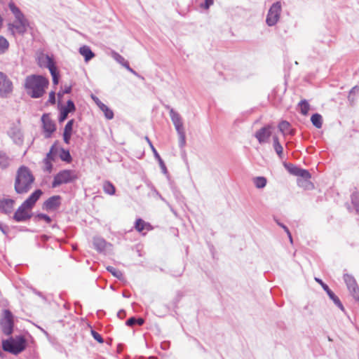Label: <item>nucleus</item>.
I'll use <instances>...</instances> for the list:
<instances>
[{
	"instance_id": "obj_21",
	"label": "nucleus",
	"mask_w": 359,
	"mask_h": 359,
	"mask_svg": "<svg viewBox=\"0 0 359 359\" xmlns=\"http://www.w3.org/2000/svg\"><path fill=\"white\" fill-rule=\"evenodd\" d=\"M79 53L85 58L86 62H88L95 57V54L88 46H83L79 48Z\"/></svg>"
},
{
	"instance_id": "obj_11",
	"label": "nucleus",
	"mask_w": 359,
	"mask_h": 359,
	"mask_svg": "<svg viewBox=\"0 0 359 359\" xmlns=\"http://www.w3.org/2000/svg\"><path fill=\"white\" fill-rule=\"evenodd\" d=\"M169 114L177 134H184V128L183 126V123L180 115L177 112H176L173 109H170Z\"/></svg>"
},
{
	"instance_id": "obj_46",
	"label": "nucleus",
	"mask_w": 359,
	"mask_h": 359,
	"mask_svg": "<svg viewBox=\"0 0 359 359\" xmlns=\"http://www.w3.org/2000/svg\"><path fill=\"white\" fill-rule=\"evenodd\" d=\"M358 92H359L358 86H355L353 88H352V89L350 90V93H349L348 99L349 100L352 99V95L355 93H358Z\"/></svg>"
},
{
	"instance_id": "obj_40",
	"label": "nucleus",
	"mask_w": 359,
	"mask_h": 359,
	"mask_svg": "<svg viewBox=\"0 0 359 359\" xmlns=\"http://www.w3.org/2000/svg\"><path fill=\"white\" fill-rule=\"evenodd\" d=\"M299 177H302V178L307 180L311 177V175L309 172L306 170H304L300 168L298 175Z\"/></svg>"
},
{
	"instance_id": "obj_47",
	"label": "nucleus",
	"mask_w": 359,
	"mask_h": 359,
	"mask_svg": "<svg viewBox=\"0 0 359 359\" xmlns=\"http://www.w3.org/2000/svg\"><path fill=\"white\" fill-rule=\"evenodd\" d=\"M38 217L41 219L45 220L47 223H50L51 222L50 217L45 214H39L38 215Z\"/></svg>"
},
{
	"instance_id": "obj_54",
	"label": "nucleus",
	"mask_w": 359,
	"mask_h": 359,
	"mask_svg": "<svg viewBox=\"0 0 359 359\" xmlns=\"http://www.w3.org/2000/svg\"><path fill=\"white\" fill-rule=\"evenodd\" d=\"M144 322V320L143 318H140L138 319H136V323H137L139 325H143Z\"/></svg>"
},
{
	"instance_id": "obj_44",
	"label": "nucleus",
	"mask_w": 359,
	"mask_h": 359,
	"mask_svg": "<svg viewBox=\"0 0 359 359\" xmlns=\"http://www.w3.org/2000/svg\"><path fill=\"white\" fill-rule=\"evenodd\" d=\"M91 334H92V336L93 337V338L97 341L99 343H102L103 342V339L102 337H101V335L100 334H98L97 332H95V330H92L91 331Z\"/></svg>"
},
{
	"instance_id": "obj_56",
	"label": "nucleus",
	"mask_w": 359,
	"mask_h": 359,
	"mask_svg": "<svg viewBox=\"0 0 359 359\" xmlns=\"http://www.w3.org/2000/svg\"><path fill=\"white\" fill-rule=\"evenodd\" d=\"M148 144H149L153 154H154L155 151H157L156 149H155V147H154L153 144L151 143V142H149Z\"/></svg>"
},
{
	"instance_id": "obj_52",
	"label": "nucleus",
	"mask_w": 359,
	"mask_h": 359,
	"mask_svg": "<svg viewBox=\"0 0 359 359\" xmlns=\"http://www.w3.org/2000/svg\"><path fill=\"white\" fill-rule=\"evenodd\" d=\"M92 99L95 101V102L96 103V104L99 107L100 106V103H102L99 99L98 97H97L96 96L92 95L91 96Z\"/></svg>"
},
{
	"instance_id": "obj_59",
	"label": "nucleus",
	"mask_w": 359,
	"mask_h": 359,
	"mask_svg": "<svg viewBox=\"0 0 359 359\" xmlns=\"http://www.w3.org/2000/svg\"><path fill=\"white\" fill-rule=\"evenodd\" d=\"M144 139H145V140L147 142V143H149V142H151V141H150V140H149V138L147 136H146V137H144Z\"/></svg>"
},
{
	"instance_id": "obj_60",
	"label": "nucleus",
	"mask_w": 359,
	"mask_h": 359,
	"mask_svg": "<svg viewBox=\"0 0 359 359\" xmlns=\"http://www.w3.org/2000/svg\"><path fill=\"white\" fill-rule=\"evenodd\" d=\"M122 312H123V311H121L120 312H118V316H122V313H122Z\"/></svg>"
},
{
	"instance_id": "obj_14",
	"label": "nucleus",
	"mask_w": 359,
	"mask_h": 359,
	"mask_svg": "<svg viewBox=\"0 0 359 359\" xmlns=\"http://www.w3.org/2000/svg\"><path fill=\"white\" fill-rule=\"evenodd\" d=\"M271 135V127L269 126H264L256 132L255 136L260 144L268 142Z\"/></svg>"
},
{
	"instance_id": "obj_17",
	"label": "nucleus",
	"mask_w": 359,
	"mask_h": 359,
	"mask_svg": "<svg viewBox=\"0 0 359 359\" xmlns=\"http://www.w3.org/2000/svg\"><path fill=\"white\" fill-rule=\"evenodd\" d=\"M13 163V158L6 152L0 150V171L8 168Z\"/></svg>"
},
{
	"instance_id": "obj_12",
	"label": "nucleus",
	"mask_w": 359,
	"mask_h": 359,
	"mask_svg": "<svg viewBox=\"0 0 359 359\" xmlns=\"http://www.w3.org/2000/svg\"><path fill=\"white\" fill-rule=\"evenodd\" d=\"M43 128L46 133V137H50V135L55 130V125L48 114H43L41 117Z\"/></svg>"
},
{
	"instance_id": "obj_37",
	"label": "nucleus",
	"mask_w": 359,
	"mask_h": 359,
	"mask_svg": "<svg viewBox=\"0 0 359 359\" xmlns=\"http://www.w3.org/2000/svg\"><path fill=\"white\" fill-rule=\"evenodd\" d=\"M154 156L155 158L158 161L163 172L166 173L167 172L166 166H165L163 161L161 158L160 155L158 154V153L157 151H155V153L154 154Z\"/></svg>"
},
{
	"instance_id": "obj_16",
	"label": "nucleus",
	"mask_w": 359,
	"mask_h": 359,
	"mask_svg": "<svg viewBox=\"0 0 359 359\" xmlns=\"http://www.w3.org/2000/svg\"><path fill=\"white\" fill-rule=\"evenodd\" d=\"M61 197L60 196H53L50 197L43 203V209L46 210H55L60 205Z\"/></svg>"
},
{
	"instance_id": "obj_31",
	"label": "nucleus",
	"mask_w": 359,
	"mask_h": 359,
	"mask_svg": "<svg viewBox=\"0 0 359 359\" xmlns=\"http://www.w3.org/2000/svg\"><path fill=\"white\" fill-rule=\"evenodd\" d=\"M104 191L109 195H114L116 191L114 186L109 181H106L103 184Z\"/></svg>"
},
{
	"instance_id": "obj_50",
	"label": "nucleus",
	"mask_w": 359,
	"mask_h": 359,
	"mask_svg": "<svg viewBox=\"0 0 359 359\" xmlns=\"http://www.w3.org/2000/svg\"><path fill=\"white\" fill-rule=\"evenodd\" d=\"M136 323V318L134 317H132L126 321V325L128 326H133Z\"/></svg>"
},
{
	"instance_id": "obj_51",
	"label": "nucleus",
	"mask_w": 359,
	"mask_h": 359,
	"mask_svg": "<svg viewBox=\"0 0 359 359\" xmlns=\"http://www.w3.org/2000/svg\"><path fill=\"white\" fill-rule=\"evenodd\" d=\"M214 3V0H205V8H208Z\"/></svg>"
},
{
	"instance_id": "obj_49",
	"label": "nucleus",
	"mask_w": 359,
	"mask_h": 359,
	"mask_svg": "<svg viewBox=\"0 0 359 359\" xmlns=\"http://www.w3.org/2000/svg\"><path fill=\"white\" fill-rule=\"evenodd\" d=\"M71 136L72 134L63 133V139L66 144H69Z\"/></svg>"
},
{
	"instance_id": "obj_36",
	"label": "nucleus",
	"mask_w": 359,
	"mask_h": 359,
	"mask_svg": "<svg viewBox=\"0 0 359 359\" xmlns=\"http://www.w3.org/2000/svg\"><path fill=\"white\" fill-rule=\"evenodd\" d=\"M107 270L110 272L114 277L121 279L123 278V273L121 271L115 269L113 266H107Z\"/></svg>"
},
{
	"instance_id": "obj_39",
	"label": "nucleus",
	"mask_w": 359,
	"mask_h": 359,
	"mask_svg": "<svg viewBox=\"0 0 359 359\" xmlns=\"http://www.w3.org/2000/svg\"><path fill=\"white\" fill-rule=\"evenodd\" d=\"M50 73L53 77V83L54 85H57L59 82V76L57 71V68L55 69H50Z\"/></svg>"
},
{
	"instance_id": "obj_61",
	"label": "nucleus",
	"mask_w": 359,
	"mask_h": 359,
	"mask_svg": "<svg viewBox=\"0 0 359 359\" xmlns=\"http://www.w3.org/2000/svg\"><path fill=\"white\" fill-rule=\"evenodd\" d=\"M122 312H123V311H121L120 312H118V316H122V313H122Z\"/></svg>"
},
{
	"instance_id": "obj_26",
	"label": "nucleus",
	"mask_w": 359,
	"mask_h": 359,
	"mask_svg": "<svg viewBox=\"0 0 359 359\" xmlns=\"http://www.w3.org/2000/svg\"><path fill=\"white\" fill-rule=\"evenodd\" d=\"M311 121L316 128H320L322 127L323 118L320 114H314L313 115H312L311 118Z\"/></svg>"
},
{
	"instance_id": "obj_34",
	"label": "nucleus",
	"mask_w": 359,
	"mask_h": 359,
	"mask_svg": "<svg viewBox=\"0 0 359 359\" xmlns=\"http://www.w3.org/2000/svg\"><path fill=\"white\" fill-rule=\"evenodd\" d=\"M299 107L300 108V111L303 115H307L309 109L310 105L306 100H302L299 102Z\"/></svg>"
},
{
	"instance_id": "obj_33",
	"label": "nucleus",
	"mask_w": 359,
	"mask_h": 359,
	"mask_svg": "<svg viewBox=\"0 0 359 359\" xmlns=\"http://www.w3.org/2000/svg\"><path fill=\"white\" fill-rule=\"evenodd\" d=\"M273 139V148H274L276 154L278 155V156L281 158L282 154H283V147L280 144L278 137L274 136Z\"/></svg>"
},
{
	"instance_id": "obj_42",
	"label": "nucleus",
	"mask_w": 359,
	"mask_h": 359,
	"mask_svg": "<svg viewBox=\"0 0 359 359\" xmlns=\"http://www.w3.org/2000/svg\"><path fill=\"white\" fill-rule=\"evenodd\" d=\"M287 168H288V171L290 172V173H291L295 176L298 175L299 170H300V168H298L294 165H290L287 167Z\"/></svg>"
},
{
	"instance_id": "obj_29",
	"label": "nucleus",
	"mask_w": 359,
	"mask_h": 359,
	"mask_svg": "<svg viewBox=\"0 0 359 359\" xmlns=\"http://www.w3.org/2000/svg\"><path fill=\"white\" fill-rule=\"evenodd\" d=\"M278 128L284 135L290 134L291 132L290 124L285 121H283L279 123Z\"/></svg>"
},
{
	"instance_id": "obj_23",
	"label": "nucleus",
	"mask_w": 359,
	"mask_h": 359,
	"mask_svg": "<svg viewBox=\"0 0 359 359\" xmlns=\"http://www.w3.org/2000/svg\"><path fill=\"white\" fill-rule=\"evenodd\" d=\"M330 299L333 301L334 304L339 307L341 311H344V307L343 304H341L340 299L339 297L330 289L328 291L326 292Z\"/></svg>"
},
{
	"instance_id": "obj_30",
	"label": "nucleus",
	"mask_w": 359,
	"mask_h": 359,
	"mask_svg": "<svg viewBox=\"0 0 359 359\" xmlns=\"http://www.w3.org/2000/svg\"><path fill=\"white\" fill-rule=\"evenodd\" d=\"M253 182L257 189H262L266 185V179L264 177H257L253 179Z\"/></svg>"
},
{
	"instance_id": "obj_22",
	"label": "nucleus",
	"mask_w": 359,
	"mask_h": 359,
	"mask_svg": "<svg viewBox=\"0 0 359 359\" xmlns=\"http://www.w3.org/2000/svg\"><path fill=\"white\" fill-rule=\"evenodd\" d=\"M8 7H9L11 11L12 12V13L14 15L15 18L16 20L26 18L25 16L24 15V14L20 11L19 8L17 7L13 1L9 2Z\"/></svg>"
},
{
	"instance_id": "obj_2",
	"label": "nucleus",
	"mask_w": 359,
	"mask_h": 359,
	"mask_svg": "<svg viewBox=\"0 0 359 359\" xmlns=\"http://www.w3.org/2000/svg\"><path fill=\"white\" fill-rule=\"evenodd\" d=\"M34 177L26 166H20L16 172L14 188L18 194H27L32 188Z\"/></svg>"
},
{
	"instance_id": "obj_38",
	"label": "nucleus",
	"mask_w": 359,
	"mask_h": 359,
	"mask_svg": "<svg viewBox=\"0 0 359 359\" xmlns=\"http://www.w3.org/2000/svg\"><path fill=\"white\" fill-rule=\"evenodd\" d=\"M74 123V119H71L67 123V124L65 127V129H64L65 133H69V134L72 133Z\"/></svg>"
},
{
	"instance_id": "obj_35",
	"label": "nucleus",
	"mask_w": 359,
	"mask_h": 359,
	"mask_svg": "<svg viewBox=\"0 0 359 359\" xmlns=\"http://www.w3.org/2000/svg\"><path fill=\"white\" fill-rule=\"evenodd\" d=\"M351 202L356 212L359 215V192H355L352 194Z\"/></svg>"
},
{
	"instance_id": "obj_43",
	"label": "nucleus",
	"mask_w": 359,
	"mask_h": 359,
	"mask_svg": "<svg viewBox=\"0 0 359 359\" xmlns=\"http://www.w3.org/2000/svg\"><path fill=\"white\" fill-rule=\"evenodd\" d=\"M179 136V145L180 147H184L186 144V135L184 134L178 135Z\"/></svg>"
},
{
	"instance_id": "obj_10",
	"label": "nucleus",
	"mask_w": 359,
	"mask_h": 359,
	"mask_svg": "<svg viewBox=\"0 0 359 359\" xmlns=\"http://www.w3.org/2000/svg\"><path fill=\"white\" fill-rule=\"evenodd\" d=\"M344 280L353 297L359 302V287L355 278L352 275L345 273Z\"/></svg>"
},
{
	"instance_id": "obj_24",
	"label": "nucleus",
	"mask_w": 359,
	"mask_h": 359,
	"mask_svg": "<svg viewBox=\"0 0 359 359\" xmlns=\"http://www.w3.org/2000/svg\"><path fill=\"white\" fill-rule=\"evenodd\" d=\"M135 229L139 232H142L144 230L148 231L150 229V224L142 219H137L135 222Z\"/></svg>"
},
{
	"instance_id": "obj_28",
	"label": "nucleus",
	"mask_w": 359,
	"mask_h": 359,
	"mask_svg": "<svg viewBox=\"0 0 359 359\" xmlns=\"http://www.w3.org/2000/svg\"><path fill=\"white\" fill-rule=\"evenodd\" d=\"M100 106L98 107L100 110L104 113L106 118L110 120L114 117V113L112 110H111L107 105L104 103H100Z\"/></svg>"
},
{
	"instance_id": "obj_41",
	"label": "nucleus",
	"mask_w": 359,
	"mask_h": 359,
	"mask_svg": "<svg viewBox=\"0 0 359 359\" xmlns=\"http://www.w3.org/2000/svg\"><path fill=\"white\" fill-rule=\"evenodd\" d=\"M62 160L69 162L72 159L70 154L68 151L62 149V154L60 156Z\"/></svg>"
},
{
	"instance_id": "obj_27",
	"label": "nucleus",
	"mask_w": 359,
	"mask_h": 359,
	"mask_svg": "<svg viewBox=\"0 0 359 359\" xmlns=\"http://www.w3.org/2000/svg\"><path fill=\"white\" fill-rule=\"evenodd\" d=\"M53 160L52 157V149L48 153L46 158L44 159V170L50 172L52 171L53 165L51 163V161Z\"/></svg>"
},
{
	"instance_id": "obj_58",
	"label": "nucleus",
	"mask_w": 359,
	"mask_h": 359,
	"mask_svg": "<svg viewBox=\"0 0 359 359\" xmlns=\"http://www.w3.org/2000/svg\"><path fill=\"white\" fill-rule=\"evenodd\" d=\"M287 234L288 236L290 243H292V235H291L290 232L289 231V233H287Z\"/></svg>"
},
{
	"instance_id": "obj_15",
	"label": "nucleus",
	"mask_w": 359,
	"mask_h": 359,
	"mask_svg": "<svg viewBox=\"0 0 359 359\" xmlns=\"http://www.w3.org/2000/svg\"><path fill=\"white\" fill-rule=\"evenodd\" d=\"M111 56L113 57V59L114 60H116L118 63H119L123 67H124L130 73H132L133 74H134L138 77H140V76L129 66L128 62L127 60H126V59L122 55H121L119 53H118L117 52H116L114 50H112L111 52Z\"/></svg>"
},
{
	"instance_id": "obj_4",
	"label": "nucleus",
	"mask_w": 359,
	"mask_h": 359,
	"mask_svg": "<svg viewBox=\"0 0 359 359\" xmlns=\"http://www.w3.org/2000/svg\"><path fill=\"white\" fill-rule=\"evenodd\" d=\"M27 346L26 339L23 336H16L15 337H10L8 339L2 341L3 349L13 355H18L22 352Z\"/></svg>"
},
{
	"instance_id": "obj_48",
	"label": "nucleus",
	"mask_w": 359,
	"mask_h": 359,
	"mask_svg": "<svg viewBox=\"0 0 359 359\" xmlns=\"http://www.w3.org/2000/svg\"><path fill=\"white\" fill-rule=\"evenodd\" d=\"M55 92L53 91H51L50 93H49V97H48V102H50V104H55Z\"/></svg>"
},
{
	"instance_id": "obj_53",
	"label": "nucleus",
	"mask_w": 359,
	"mask_h": 359,
	"mask_svg": "<svg viewBox=\"0 0 359 359\" xmlns=\"http://www.w3.org/2000/svg\"><path fill=\"white\" fill-rule=\"evenodd\" d=\"M278 225H279L280 226H281V227H282V229H284V231H285L287 233H289V231H289L288 228H287L286 226H285L284 224H281V223H278Z\"/></svg>"
},
{
	"instance_id": "obj_13",
	"label": "nucleus",
	"mask_w": 359,
	"mask_h": 359,
	"mask_svg": "<svg viewBox=\"0 0 359 359\" xmlns=\"http://www.w3.org/2000/svg\"><path fill=\"white\" fill-rule=\"evenodd\" d=\"M38 63L41 67H46L50 69H55L56 67L53 58L48 55L41 53L38 57Z\"/></svg>"
},
{
	"instance_id": "obj_25",
	"label": "nucleus",
	"mask_w": 359,
	"mask_h": 359,
	"mask_svg": "<svg viewBox=\"0 0 359 359\" xmlns=\"http://www.w3.org/2000/svg\"><path fill=\"white\" fill-rule=\"evenodd\" d=\"M106 241L101 238H95L93 240V245L99 252L103 251L106 248Z\"/></svg>"
},
{
	"instance_id": "obj_32",
	"label": "nucleus",
	"mask_w": 359,
	"mask_h": 359,
	"mask_svg": "<svg viewBox=\"0 0 359 359\" xmlns=\"http://www.w3.org/2000/svg\"><path fill=\"white\" fill-rule=\"evenodd\" d=\"M9 48V42L3 36H0V54L5 53Z\"/></svg>"
},
{
	"instance_id": "obj_7",
	"label": "nucleus",
	"mask_w": 359,
	"mask_h": 359,
	"mask_svg": "<svg viewBox=\"0 0 359 359\" xmlns=\"http://www.w3.org/2000/svg\"><path fill=\"white\" fill-rule=\"evenodd\" d=\"M28 26L29 22L26 18L20 20L15 19L13 22L8 24V29L13 36L16 34L22 35L27 32Z\"/></svg>"
},
{
	"instance_id": "obj_18",
	"label": "nucleus",
	"mask_w": 359,
	"mask_h": 359,
	"mask_svg": "<svg viewBox=\"0 0 359 359\" xmlns=\"http://www.w3.org/2000/svg\"><path fill=\"white\" fill-rule=\"evenodd\" d=\"M75 110V106L72 100H68L66 107L61 109V112L59 117V121L63 122L67 117L68 114Z\"/></svg>"
},
{
	"instance_id": "obj_3",
	"label": "nucleus",
	"mask_w": 359,
	"mask_h": 359,
	"mask_svg": "<svg viewBox=\"0 0 359 359\" xmlns=\"http://www.w3.org/2000/svg\"><path fill=\"white\" fill-rule=\"evenodd\" d=\"M41 194L42 191L40 189L33 192L15 211L13 219L18 222L29 219L31 217L30 210Z\"/></svg>"
},
{
	"instance_id": "obj_5",
	"label": "nucleus",
	"mask_w": 359,
	"mask_h": 359,
	"mask_svg": "<svg viewBox=\"0 0 359 359\" xmlns=\"http://www.w3.org/2000/svg\"><path fill=\"white\" fill-rule=\"evenodd\" d=\"M78 178L75 171L71 170H64L59 172L55 177L52 182L53 187H57L62 184L70 183Z\"/></svg>"
},
{
	"instance_id": "obj_45",
	"label": "nucleus",
	"mask_w": 359,
	"mask_h": 359,
	"mask_svg": "<svg viewBox=\"0 0 359 359\" xmlns=\"http://www.w3.org/2000/svg\"><path fill=\"white\" fill-rule=\"evenodd\" d=\"M315 280L322 286V287L325 292L330 290L329 287L325 283H324L320 278H315Z\"/></svg>"
},
{
	"instance_id": "obj_6",
	"label": "nucleus",
	"mask_w": 359,
	"mask_h": 359,
	"mask_svg": "<svg viewBox=\"0 0 359 359\" xmlns=\"http://www.w3.org/2000/svg\"><path fill=\"white\" fill-rule=\"evenodd\" d=\"M281 13V4L277 1L272 4L269 10L266 22L269 26L275 25L279 20Z\"/></svg>"
},
{
	"instance_id": "obj_19",
	"label": "nucleus",
	"mask_w": 359,
	"mask_h": 359,
	"mask_svg": "<svg viewBox=\"0 0 359 359\" xmlns=\"http://www.w3.org/2000/svg\"><path fill=\"white\" fill-rule=\"evenodd\" d=\"M14 201L13 199L4 198L0 200V210L4 213H10L13 208Z\"/></svg>"
},
{
	"instance_id": "obj_8",
	"label": "nucleus",
	"mask_w": 359,
	"mask_h": 359,
	"mask_svg": "<svg viewBox=\"0 0 359 359\" xmlns=\"http://www.w3.org/2000/svg\"><path fill=\"white\" fill-rule=\"evenodd\" d=\"M13 86L11 79L0 72V97H7L13 92Z\"/></svg>"
},
{
	"instance_id": "obj_1",
	"label": "nucleus",
	"mask_w": 359,
	"mask_h": 359,
	"mask_svg": "<svg viewBox=\"0 0 359 359\" xmlns=\"http://www.w3.org/2000/svg\"><path fill=\"white\" fill-rule=\"evenodd\" d=\"M48 83V80L45 77L33 74L26 77L24 86L27 95L33 98H39L43 96Z\"/></svg>"
},
{
	"instance_id": "obj_9",
	"label": "nucleus",
	"mask_w": 359,
	"mask_h": 359,
	"mask_svg": "<svg viewBox=\"0 0 359 359\" xmlns=\"http://www.w3.org/2000/svg\"><path fill=\"white\" fill-rule=\"evenodd\" d=\"M0 326L2 332L6 335H11L13 330V315L8 310L4 311V316L0 320Z\"/></svg>"
},
{
	"instance_id": "obj_20",
	"label": "nucleus",
	"mask_w": 359,
	"mask_h": 359,
	"mask_svg": "<svg viewBox=\"0 0 359 359\" xmlns=\"http://www.w3.org/2000/svg\"><path fill=\"white\" fill-rule=\"evenodd\" d=\"M10 136L13 139V142L18 145H20L23 142V135L22 131L18 128H12L10 131Z\"/></svg>"
},
{
	"instance_id": "obj_57",
	"label": "nucleus",
	"mask_w": 359,
	"mask_h": 359,
	"mask_svg": "<svg viewBox=\"0 0 359 359\" xmlns=\"http://www.w3.org/2000/svg\"><path fill=\"white\" fill-rule=\"evenodd\" d=\"M70 91H71V87H67V88L65 90L64 93H70Z\"/></svg>"
},
{
	"instance_id": "obj_55",
	"label": "nucleus",
	"mask_w": 359,
	"mask_h": 359,
	"mask_svg": "<svg viewBox=\"0 0 359 359\" xmlns=\"http://www.w3.org/2000/svg\"><path fill=\"white\" fill-rule=\"evenodd\" d=\"M148 144H149L153 154H154L155 151H157L156 149H155V147H154L153 144L151 143V142H149Z\"/></svg>"
}]
</instances>
